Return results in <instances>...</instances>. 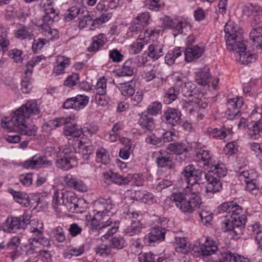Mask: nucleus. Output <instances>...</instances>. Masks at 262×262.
<instances>
[{
	"label": "nucleus",
	"mask_w": 262,
	"mask_h": 262,
	"mask_svg": "<svg viewBox=\"0 0 262 262\" xmlns=\"http://www.w3.org/2000/svg\"><path fill=\"white\" fill-rule=\"evenodd\" d=\"M39 111L36 101L29 100L13 112L11 119H2L1 126L4 129H10L9 131H15L12 128L13 127H17L19 131H35L37 128H32V125L29 123L30 117L38 114Z\"/></svg>",
	"instance_id": "obj_1"
},
{
	"label": "nucleus",
	"mask_w": 262,
	"mask_h": 262,
	"mask_svg": "<svg viewBox=\"0 0 262 262\" xmlns=\"http://www.w3.org/2000/svg\"><path fill=\"white\" fill-rule=\"evenodd\" d=\"M187 183L188 185L182 192L172 194L171 200L182 213L189 215L201 207L202 201L199 194L201 192L202 188L198 182Z\"/></svg>",
	"instance_id": "obj_2"
},
{
	"label": "nucleus",
	"mask_w": 262,
	"mask_h": 262,
	"mask_svg": "<svg viewBox=\"0 0 262 262\" xmlns=\"http://www.w3.org/2000/svg\"><path fill=\"white\" fill-rule=\"evenodd\" d=\"M105 218L97 212H94V215L93 216L90 214H87L85 215V224L89 232H98L99 234H101L104 229L110 227L107 232L101 236V238L107 239L110 236L117 232L119 229V222L113 221L110 217L104 221Z\"/></svg>",
	"instance_id": "obj_3"
},
{
	"label": "nucleus",
	"mask_w": 262,
	"mask_h": 262,
	"mask_svg": "<svg viewBox=\"0 0 262 262\" xmlns=\"http://www.w3.org/2000/svg\"><path fill=\"white\" fill-rule=\"evenodd\" d=\"M42 2V10L45 15L42 17V24L38 26L40 28L41 33L49 41L57 39L59 38V32L57 29H52L50 26L58 18V13L54 8V3L52 0H46Z\"/></svg>",
	"instance_id": "obj_4"
},
{
	"label": "nucleus",
	"mask_w": 262,
	"mask_h": 262,
	"mask_svg": "<svg viewBox=\"0 0 262 262\" xmlns=\"http://www.w3.org/2000/svg\"><path fill=\"white\" fill-rule=\"evenodd\" d=\"M211 169L205 174V179L208 182L205 188L206 192L215 193L222 189V185L220 181L221 178L227 174V168L224 163L221 161H214L212 164L209 167Z\"/></svg>",
	"instance_id": "obj_5"
},
{
	"label": "nucleus",
	"mask_w": 262,
	"mask_h": 262,
	"mask_svg": "<svg viewBox=\"0 0 262 262\" xmlns=\"http://www.w3.org/2000/svg\"><path fill=\"white\" fill-rule=\"evenodd\" d=\"M78 132H63L67 137L69 144H71L75 151L80 154L84 159H88L94 151L93 146L90 141L80 137V134L77 135Z\"/></svg>",
	"instance_id": "obj_6"
},
{
	"label": "nucleus",
	"mask_w": 262,
	"mask_h": 262,
	"mask_svg": "<svg viewBox=\"0 0 262 262\" xmlns=\"http://www.w3.org/2000/svg\"><path fill=\"white\" fill-rule=\"evenodd\" d=\"M189 83L185 84L182 89V93L184 97L191 98L188 101H185L183 103L182 107L185 111L191 114L194 111V105L199 108L205 109L208 106L207 99L204 97L202 94H197L193 91L188 90Z\"/></svg>",
	"instance_id": "obj_7"
},
{
	"label": "nucleus",
	"mask_w": 262,
	"mask_h": 262,
	"mask_svg": "<svg viewBox=\"0 0 262 262\" xmlns=\"http://www.w3.org/2000/svg\"><path fill=\"white\" fill-rule=\"evenodd\" d=\"M157 34V31L152 29H148L144 30L143 34H140L138 38L136 39L129 47V53L130 54L135 55L140 53L144 48L145 45H147L150 38L155 36V34Z\"/></svg>",
	"instance_id": "obj_8"
},
{
	"label": "nucleus",
	"mask_w": 262,
	"mask_h": 262,
	"mask_svg": "<svg viewBox=\"0 0 262 262\" xmlns=\"http://www.w3.org/2000/svg\"><path fill=\"white\" fill-rule=\"evenodd\" d=\"M94 212L98 213L105 217L109 216L111 210L115 207V203L112 198L108 195L99 196L95 202Z\"/></svg>",
	"instance_id": "obj_9"
},
{
	"label": "nucleus",
	"mask_w": 262,
	"mask_h": 262,
	"mask_svg": "<svg viewBox=\"0 0 262 262\" xmlns=\"http://www.w3.org/2000/svg\"><path fill=\"white\" fill-rule=\"evenodd\" d=\"M43 224L41 221L37 219H34L29 222V231L32 235L31 237H34L38 239L43 247L50 246L49 240L43 236Z\"/></svg>",
	"instance_id": "obj_10"
},
{
	"label": "nucleus",
	"mask_w": 262,
	"mask_h": 262,
	"mask_svg": "<svg viewBox=\"0 0 262 262\" xmlns=\"http://www.w3.org/2000/svg\"><path fill=\"white\" fill-rule=\"evenodd\" d=\"M166 229L161 226L153 227L150 232L146 234L143 239L144 244L147 246L154 245L155 243L163 241L165 239Z\"/></svg>",
	"instance_id": "obj_11"
},
{
	"label": "nucleus",
	"mask_w": 262,
	"mask_h": 262,
	"mask_svg": "<svg viewBox=\"0 0 262 262\" xmlns=\"http://www.w3.org/2000/svg\"><path fill=\"white\" fill-rule=\"evenodd\" d=\"M244 104V99L242 97H236L229 98L227 101L228 108L225 112V115L229 119H234L240 113V108Z\"/></svg>",
	"instance_id": "obj_12"
},
{
	"label": "nucleus",
	"mask_w": 262,
	"mask_h": 262,
	"mask_svg": "<svg viewBox=\"0 0 262 262\" xmlns=\"http://www.w3.org/2000/svg\"><path fill=\"white\" fill-rule=\"evenodd\" d=\"M52 163L47 160L45 157L40 155H35L23 163V166L27 169H35L41 167H47L51 166Z\"/></svg>",
	"instance_id": "obj_13"
},
{
	"label": "nucleus",
	"mask_w": 262,
	"mask_h": 262,
	"mask_svg": "<svg viewBox=\"0 0 262 262\" xmlns=\"http://www.w3.org/2000/svg\"><path fill=\"white\" fill-rule=\"evenodd\" d=\"M65 193H71L70 198L64 199L63 208L66 209L69 212L78 213L81 212V207L80 205L83 202V200L78 199L75 193L72 191L65 190Z\"/></svg>",
	"instance_id": "obj_14"
},
{
	"label": "nucleus",
	"mask_w": 262,
	"mask_h": 262,
	"mask_svg": "<svg viewBox=\"0 0 262 262\" xmlns=\"http://www.w3.org/2000/svg\"><path fill=\"white\" fill-rule=\"evenodd\" d=\"M205 50V46L202 43L187 47L184 52L185 60L189 62L199 58L202 56Z\"/></svg>",
	"instance_id": "obj_15"
},
{
	"label": "nucleus",
	"mask_w": 262,
	"mask_h": 262,
	"mask_svg": "<svg viewBox=\"0 0 262 262\" xmlns=\"http://www.w3.org/2000/svg\"><path fill=\"white\" fill-rule=\"evenodd\" d=\"M103 180L107 184L114 183L118 185H127L129 182V177H123L122 175L109 171L103 173Z\"/></svg>",
	"instance_id": "obj_16"
},
{
	"label": "nucleus",
	"mask_w": 262,
	"mask_h": 262,
	"mask_svg": "<svg viewBox=\"0 0 262 262\" xmlns=\"http://www.w3.org/2000/svg\"><path fill=\"white\" fill-rule=\"evenodd\" d=\"M203 172L199 169H195L193 165H189L185 167L182 172L187 183H194L201 178Z\"/></svg>",
	"instance_id": "obj_17"
},
{
	"label": "nucleus",
	"mask_w": 262,
	"mask_h": 262,
	"mask_svg": "<svg viewBox=\"0 0 262 262\" xmlns=\"http://www.w3.org/2000/svg\"><path fill=\"white\" fill-rule=\"evenodd\" d=\"M249 117L252 120L249 126L253 127V131H262V105L255 106Z\"/></svg>",
	"instance_id": "obj_18"
},
{
	"label": "nucleus",
	"mask_w": 262,
	"mask_h": 262,
	"mask_svg": "<svg viewBox=\"0 0 262 262\" xmlns=\"http://www.w3.org/2000/svg\"><path fill=\"white\" fill-rule=\"evenodd\" d=\"M181 116V112L178 109L169 108L164 113L162 119L165 123L174 126L179 122Z\"/></svg>",
	"instance_id": "obj_19"
},
{
	"label": "nucleus",
	"mask_w": 262,
	"mask_h": 262,
	"mask_svg": "<svg viewBox=\"0 0 262 262\" xmlns=\"http://www.w3.org/2000/svg\"><path fill=\"white\" fill-rule=\"evenodd\" d=\"M64 120V123H62V126H64V131H95L97 128L92 129L91 125L89 123L84 124L83 127L78 129L76 127V121L73 117L69 116L67 117H62Z\"/></svg>",
	"instance_id": "obj_20"
},
{
	"label": "nucleus",
	"mask_w": 262,
	"mask_h": 262,
	"mask_svg": "<svg viewBox=\"0 0 262 262\" xmlns=\"http://www.w3.org/2000/svg\"><path fill=\"white\" fill-rule=\"evenodd\" d=\"M224 31L227 49H232L231 42L234 41V39H236L237 38L236 25L233 21L227 22L224 27Z\"/></svg>",
	"instance_id": "obj_21"
},
{
	"label": "nucleus",
	"mask_w": 262,
	"mask_h": 262,
	"mask_svg": "<svg viewBox=\"0 0 262 262\" xmlns=\"http://www.w3.org/2000/svg\"><path fill=\"white\" fill-rule=\"evenodd\" d=\"M3 230L8 233L16 232L21 228H24L18 217L10 216L7 217L3 226Z\"/></svg>",
	"instance_id": "obj_22"
},
{
	"label": "nucleus",
	"mask_w": 262,
	"mask_h": 262,
	"mask_svg": "<svg viewBox=\"0 0 262 262\" xmlns=\"http://www.w3.org/2000/svg\"><path fill=\"white\" fill-rule=\"evenodd\" d=\"M177 132H164L162 134V137H158L155 134H151L146 138V142L147 143L161 146L165 142H169L173 139V136H176Z\"/></svg>",
	"instance_id": "obj_23"
},
{
	"label": "nucleus",
	"mask_w": 262,
	"mask_h": 262,
	"mask_svg": "<svg viewBox=\"0 0 262 262\" xmlns=\"http://www.w3.org/2000/svg\"><path fill=\"white\" fill-rule=\"evenodd\" d=\"M246 222V216H243L241 218H231V220H225L222 223V228L224 231H232L236 232L234 230L235 227L242 226Z\"/></svg>",
	"instance_id": "obj_24"
},
{
	"label": "nucleus",
	"mask_w": 262,
	"mask_h": 262,
	"mask_svg": "<svg viewBox=\"0 0 262 262\" xmlns=\"http://www.w3.org/2000/svg\"><path fill=\"white\" fill-rule=\"evenodd\" d=\"M70 194L65 193V190H63L54 192L52 199V205L56 211L60 212L63 209L64 199H68V197L70 198Z\"/></svg>",
	"instance_id": "obj_25"
},
{
	"label": "nucleus",
	"mask_w": 262,
	"mask_h": 262,
	"mask_svg": "<svg viewBox=\"0 0 262 262\" xmlns=\"http://www.w3.org/2000/svg\"><path fill=\"white\" fill-rule=\"evenodd\" d=\"M117 86L120 91L121 95L125 97V99L130 98L135 94L136 82L133 80L118 83Z\"/></svg>",
	"instance_id": "obj_26"
},
{
	"label": "nucleus",
	"mask_w": 262,
	"mask_h": 262,
	"mask_svg": "<svg viewBox=\"0 0 262 262\" xmlns=\"http://www.w3.org/2000/svg\"><path fill=\"white\" fill-rule=\"evenodd\" d=\"M134 196L137 200L149 205L155 204L157 201L152 193L146 190H136Z\"/></svg>",
	"instance_id": "obj_27"
},
{
	"label": "nucleus",
	"mask_w": 262,
	"mask_h": 262,
	"mask_svg": "<svg viewBox=\"0 0 262 262\" xmlns=\"http://www.w3.org/2000/svg\"><path fill=\"white\" fill-rule=\"evenodd\" d=\"M165 152L162 150L155 151L153 153V158L155 159L158 167L171 168L172 160L169 156L165 155Z\"/></svg>",
	"instance_id": "obj_28"
},
{
	"label": "nucleus",
	"mask_w": 262,
	"mask_h": 262,
	"mask_svg": "<svg viewBox=\"0 0 262 262\" xmlns=\"http://www.w3.org/2000/svg\"><path fill=\"white\" fill-rule=\"evenodd\" d=\"M107 39L104 34L100 33L92 37V42L88 47L89 52H97L107 42Z\"/></svg>",
	"instance_id": "obj_29"
},
{
	"label": "nucleus",
	"mask_w": 262,
	"mask_h": 262,
	"mask_svg": "<svg viewBox=\"0 0 262 262\" xmlns=\"http://www.w3.org/2000/svg\"><path fill=\"white\" fill-rule=\"evenodd\" d=\"M195 160L203 165L204 166L209 167L212 164L214 160L212 158L210 151L208 150L200 149L196 154Z\"/></svg>",
	"instance_id": "obj_30"
},
{
	"label": "nucleus",
	"mask_w": 262,
	"mask_h": 262,
	"mask_svg": "<svg viewBox=\"0 0 262 262\" xmlns=\"http://www.w3.org/2000/svg\"><path fill=\"white\" fill-rule=\"evenodd\" d=\"M56 164L57 167L64 170H68L76 166L77 162L75 157L69 156L58 159Z\"/></svg>",
	"instance_id": "obj_31"
},
{
	"label": "nucleus",
	"mask_w": 262,
	"mask_h": 262,
	"mask_svg": "<svg viewBox=\"0 0 262 262\" xmlns=\"http://www.w3.org/2000/svg\"><path fill=\"white\" fill-rule=\"evenodd\" d=\"M67 184L71 187L78 191L84 192L87 191V186L80 180L72 175H67L65 177Z\"/></svg>",
	"instance_id": "obj_32"
},
{
	"label": "nucleus",
	"mask_w": 262,
	"mask_h": 262,
	"mask_svg": "<svg viewBox=\"0 0 262 262\" xmlns=\"http://www.w3.org/2000/svg\"><path fill=\"white\" fill-rule=\"evenodd\" d=\"M163 45L159 42H154L148 48L147 55L150 58L156 60L163 55Z\"/></svg>",
	"instance_id": "obj_33"
},
{
	"label": "nucleus",
	"mask_w": 262,
	"mask_h": 262,
	"mask_svg": "<svg viewBox=\"0 0 262 262\" xmlns=\"http://www.w3.org/2000/svg\"><path fill=\"white\" fill-rule=\"evenodd\" d=\"M143 225L139 220H132L131 224L128 226L124 230L125 235L132 236L138 235L141 232Z\"/></svg>",
	"instance_id": "obj_34"
},
{
	"label": "nucleus",
	"mask_w": 262,
	"mask_h": 262,
	"mask_svg": "<svg viewBox=\"0 0 262 262\" xmlns=\"http://www.w3.org/2000/svg\"><path fill=\"white\" fill-rule=\"evenodd\" d=\"M203 246L204 255L210 256L215 253L218 250V247L216 243L210 237H207Z\"/></svg>",
	"instance_id": "obj_35"
},
{
	"label": "nucleus",
	"mask_w": 262,
	"mask_h": 262,
	"mask_svg": "<svg viewBox=\"0 0 262 262\" xmlns=\"http://www.w3.org/2000/svg\"><path fill=\"white\" fill-rule=\"evenodd\" d=\"M139 124L143 129L148 131H153L155 129L154 119L152 117H149L145 114V112L142 113L139 120Z\"/></svg>",
	"instance_id": "obj_36"
},
{
	"label": "nucleus",
	"mask_w": 262,
	"mask_h": 262,
	"mask_svg": "<svg viewBox=\"0 0 262 262\" xmlns=\"http://www.w3.org/2000/svg\"><path fill=\"white\" fill-rule=\"evenodd\" d=\"M208 68H204L199 72H196L195 77V82L201 85H205L209 82L210 74L209 72Z\"/></svg>",
	"instance_id": "obj_37"
},
{
	"label": "nucleus",
	"mask_w": 262,
	"mask_h": 262,
	"mask_svg": "<svg viewBox=\"0 0 262 262\" xmlns=\"http://www.w3.org/2000/svg\"><path fill=\"white\" fill-rule=\"evenodd\" d=\"M183 52L180 47H176L172 50H169L165 57V63L169 66L173 64L176 59L182 55Z\"/></svg>",
	"instance_id": "obj_38"
},
{
	"label": "nucleus",
	"mask_w": 262,
	"mask_h": 262,
	"mask_svg": "<svg viewBox=\"0 0 262 262\" xmlns=\"http://www.w3.org/2000/svg\"><path fill=\"white\" fill-rule=\"evenodd\" d=\"M33 35V31L28 26L24 25H21L15 33V37L21 40H30Z\"/></svg>",
	"instance_id": "obj_39"
},
{
	"label": "nucleus",
	"mask_w": 262,
	"mask_h": 262,
	"mask_svg": "<svg viewBox=\"0 0 262 262\" xmlns=\"http://www.w3.org/2000/svg\"><path fill=\"white\" fill-rule=\"evenodd\" d=\"M250 38L253 42L257 43L256 47L262 50V27L253 28L250 32Z\"/></svg>",
	"instance_id": "obj_40"
},
{
	"label": "nucleus",
	"mask_w": 262,
	"mask_h": 262,
	"mask_svg": "<svg viewBox=\"0 0 262 262\" xmlns=\"http://www.w3.org/2000/svg\"><path fill=\"white\" fill-rule=\"evenodd\" d=\"M29 243L24 244L19 247H23V252L25 251L26 255L33 253L36 251V248L39 247L41 245V243L38 239L34 237H30L28 240Z\"/></svg>",
	"instance_id": "obj_41"
},
{
	"label": "nucleus",
	"mask_w": 262,
	"mask_h": 262,
	"mask_svg": "<svg viewBox=\"0 0 262 262\" xmlns=\"http://www.w3.org/2000/svg\"><path fill=\"white\" fill-rule=\"evenodd\" d=\"M9 192L17 203L25 206H27L29 204V196L27 193L21 191H16L12 189H9Z\"/></svg>",
	"instance_id": "obj_42"
},
{
	"label": "nucleus",
	"mask_w": 262,
	"mask_h": 262,
	"mask_svg": "<svg viewBox=\"0 0 262 262\" xmlns=\"http://www.w3.org/2000/svg\"><path fill=\"white\" fill-rule=\"evenodd\" d=\"M180 93V89L177 86L171 87L166 90L164 97V102L166 104H170L176 100Z\"/></svg>",
	"instance_id": "obj_43"
},
{
	"label": "nucleus",
	"mask_w": 262,
	"mask_h": 262,
	"mask_svg": "<svg viewBox=\"0 0 262 262\" xmlns=\"http://www.w3.org/2000/svg\"><path fill=\"white\" fill-rule=\"evenodd\" d=\"M187 150V147L185 143H177L169 144L166 149L168 154L180 155Z\"/></svg>",
	"instance_id": "obj_44"
},
{
	"label": "nucleus",
	"mask_w": 262,
	"mask_h": 262,
	"mask_svg": "<svg viewBox=\"0 0 262 262\" xmlns=\"http://www.w3.org/2000/svg\"><path fill=\"white\" fill-rule=\"evenodd\" d=\"M74 100V109L79 111L83 109L88 103L89 98L84 95H77L73 97Z\"/></svg>",
	"instance_id": "obj_45"
},
{
	"label": "nucleus",
	"mask_w": 262,
	"mask_h": 262,
	"mask_svg": "<svg viewBox=\"0 0 262 262\" xmlns=\"http://www.w3.org/2000/svg\"><path fill=\"white\" fill-rule=\"evenodd\" d=\"M242 11L245 15L247 16L253 15L255 13H261L262 12L261 7L251 3H248L244 5L242 7Z\"/></svg>",
	"instance_id": "obj_46"
},
{
	"label": "nucleus",
	"mask_w": 262,
	"mask_h": 262,
	"mask_svg": "<svg viewBox=\"0 0 262 262\" xmlns=\"http://www.w3.org/2000/svg\"><path fill=\"white\" fill-rule=\"evenodd\" d=\"M96 160L103 164H107L110 160L108 152L103 148H99L96 151Z\"/></svg>",
	"instance_id": "obj_47"
},
{
	"label": "nucleus",
	"mask_w": 262,
	"mask_h": 262,
	"mask_svg": "<svg viewBox=\"0 0 262 262\" xmlns=\"http://www.w3.org/2000/svg\"><path fill=\"white\" fill-rule=\"evenodd\" d=\"M126 246L125 239L121 236L113 237L110 241V247L116 250H120Z\"/></svg>",
	"instance_id": "obj_48"
},
{
	"label": "nucleus",
	"mask_w": 262,
	"mask_h": 262,
	"mask_svg": "<svg viewBox=\"0 0 262 262\" xmlns=\"http://www.w3.org/2000/svg\"><path fill=\"white\" fill-rule=\"evenodd\" d=\"M134 73V68L130 61H126L120 70L119 75L120 76H131Z\"/></svg>",
	"instance_id": "obj_49"
},
{
	"label": "nucleus",
	"mask_w": 262,
	"mask_h": 262,
	"mask_svg": "<svg viewBox=\"0 0 262 262\" xmlns=\"http://www.w3.org/2000/svg\"><path fill=\"white\" fill-rule=\"evenodd\" d=\"M162 105L159 101L151 103L147 107L145 114L150 115H157L161 112Z\"/></svg>",
	"instance_id": "obj_50"
},
{
	"label": "nucleus",
	"mask_w": 262,
	"mask_h": 262,
	"mask_svg": "<svg viewBox=\"0 0 262 262\" xmlns=\"http://www.w3.org/2000/svg\"><path fill=\"white\" fill-rule=\"evenodd\" d=\"M164 24L165 26L174 29V31L177 32V33L182 34L180 20L173 21L169 17L166 16L164 19Z\"/></svg>",
	"instance_id": "obj_51"
},
{
	"label": "nucleus",
	"mask_w": 262,
	"mask_h": 262,
	"mask_svg": "<svg viewBox=\"0 0 262 262\" xmlns=\"http://www.w3.org/2000/svg\"><path fill=\"white\" fill-rule=\"evenodd\" d=\"M80 82V77L79 74L73 73L69 75L64 80L63 84L69 88H72Z\"/></svg>",
	"instance_id": "obj_52"
},
{
	"label": "nucleus",
	"mask_w": 262,
	"mask_h": 262,
	"mask_svg": "<svg viewBox=\"0 0 262 262\" xmlns=\"http://www.w3.org/2000/svg\"><path fill=\"white\" fill-rule=\"evenodd\" d=\"M231 209L229 213L230 214L231 218H241L245 216L244 215H241L243 211L242 208L239 206L237 203L235 201H232V205L230 207Z\"/></svg>",
	"instance_id": "obj_53"
},
{
	"label": "nucleus",
	"mask_w": 262,
	"mask_h": 262,
	"mask_svg": "<svg viewBox=\"0 0 262 262\" xmlns=\"http://www.w3.org/2000/svg\"><path fill=\"white\" fill-rule=\"evenodd\" d=\"M257 59V55L244 52L239 54V60L243 64H247L255 61Z\"/></svg>",
	"instance_id": "obj_54"
},
{
	"label": "nucleus",
	"mask_w": 262,
	"mask_h": 262,
	"mask_svg": "<svg viewBox=\"0 0 262 262\" xmlns=\"http://www.w3.org/2000/svg\"><path fill=\"white\" fill-rule=\"evenodd\" d=\"M20 244V238L18 236H14L10 238L6 245H5L6 249L9 251L19 248Z\"/></svg>",
	"instance_id": "obj_55"
},
{
	"label": "nucleus",
	"mask_w": 262,
	"mask_h": 262,
	"mask_svg": "<svg viewBox=\"0 0 262 262\" xmlns=\"http://www.w3.org/2000/svg\"><path fill=\"white\" fill-rule=\"evenodd\" d=\"M246 184V190L255 196L259 193L258 187L256 184V181L253 179L251 180H244Z\"/></svg>",
	"instance_id": "obj_56"
},
{
	"label": "nucleus",
	"mask_w": 262,
	"mask_h": 262,
	"mask_svg": "<svg viewBox=\"0 0 262 262\" xmlns=\"http://www.w3.org/2000/svg\"><path fill=\"white\" fill-rule=\"evenodd\" d=\"M53 237L58 243H63L66 238L63 229L61 226L56 227L53 231Z\"/></svg>",
	"instance_id": "obj_57"
},
{
	"label": "nucleus",
	"mask_w": 262,
	"mask_h": 262,
	"mask_svg": "<svg viewBox=\"0 0 262 262\" xmlns=\"http://www.w3.org/2000/svg\"><path fill=\"white\" fill-rule=\"evenodd\" d=\"M231 44L232 49H227L228 50L236 52L239 54L245 52L246 46L244 41H236V39H234V41L231 42Z\"/></svg>",
	"instance_id": "obj_58"
},
{
	"label": "nucleus",
	"mask_w": 262,
	"mask_h": 262,
	"mask_svg": "<svg viewBox=\"0 0 262 262\" xmlns=\"http://www.w3.org/2000/svg\"><path fill=\"white\" fill-rule=\"evenodd\" d=\"M251 150L258 160L259 166L262 168V146L259 144L253 143L251 144Z\"/></svg>",
	"instance_id": "obj_59"
},
{
	"label": "nucleus",
	"mask_w": 262,
	"mask_h": 262,
	"mask_svg": "<svg viewBox=\"0 0 262 262\" xmlns=\"http://www.w3.org/2000/svg\"><path fill=\"white\" fill-rule=\"evenodd\" d=\"M158 73L157 69L154 67L150 70L143 71L141 76L146 81L148 82L154 80Z\"/></svg>",
	"instance_id": "obj_60"
},
{
	"label": "nucleus",
	"mask_w": 262,
	"mask_h": 262,
	"mask_svg": "<svg viewBox=\"0 0 262 262\" xmlns=\"http://www.w3.org/2000/svg\"><path fill=\"white\" fill-rule=\"evenodd\" d=\"M157 256L151 252L141 253L138 255L139 262H156Z\"/></svg>",
	"instance_id": "obj_61"
},
{
	"label": "nucleus",
	"mask_w": 262,
	"mask_h": 262,
	"mask_svg": "<svg viewBox=\"0 0 262 262\" xmlns=\"http://www.w3.org/2000/svg\"><path fill=\"white\" fill-rule=\"evenodd\" d=\"M67 251L71 255L79 256L84 253V246L83 244L78 246H70L68 248Z\"/></svg>",
	"instance_id": "obj_62"
},
{
	"label": "nucleus",
	"mask_w": 262,
	"mask_h": 262,
	"mask_svg": "<svg viewBox=\"0 0 262 262\" xmlns=\"http://www.w3.org/2000/svg\"><path fill=\"white\" fill-rule=\"evenodd\" d=\"M213 215V214L211 212L205 209H202L199 212L201 222L204 225L209 224L212 220Z\"/></svg>",
	"instance_id": "obj_63"
},
{
	"label": "nucleus",
	"mask_w": 262,
	"mask_h": 262,
	"mask_svg": "<svg viewBox=\"0 0 262 262\" xmlns=\"http://www.w3.org/2000/svg\"><path fill=\"white\" fill-rule=\"evenodd\" d=\"M48 43V40L46 38H38L34 39L32 45V50L34 52L36 53Z\"/></svg>",
	"instance_id": "obj_64"
}]
</instances>
